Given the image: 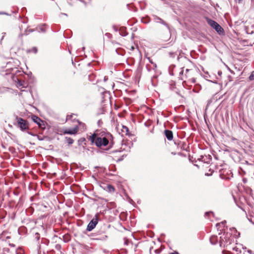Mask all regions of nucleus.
Masks as SVG:
<instances>
[{
    "label": "nucleus",
    "mask_w": 254,
    "mask_h": 254,
    "mask_svg": "<svg viewBox=\"0 0 254 254\" xmlns=\"http://www.w3.org/2000/svg\"><path fill=\"white\" fill-rule=\"evenodd\" d=\"M90 140L98 147H105L113 141V136L108 132L98 130L90 136Z\"/></svg>",
    "instance_id": "f257e3e1"
},
{
    "label": "nucleus",
    "mask_w": 254,
    "mask_h": 254,
    "mask_svg": "<svg viewBox=\"0 0 254 254\" xmlns=\"http://www.w3.org/2000/svg\"><path fill=\"white\" fill-rule=\"evenodd\" d=\"M234 241V237L230 233H224L220 237V246L226 249H230V245Z\"/></svg>",
    "instance_id": "f03ea898"
},
{
    "label": "nucleus",
    "mask_w": 254,
    "mask_h": 254,
    "mask_svg": "<svg viewBox=\"0 0 254 254\" xmlns=\"http://www.w3.org/2000/svg\"><path fill=\"white\" fill-rule=\"evenodd\" d=\"M195 71L193 69H186L185 71L184 69L180 72L182 74L181 79L185 82L188 81L191 83H195V79L194 78Z\"/></svg>",
    "instance_id": "7ed1b4c3"
},
{
    "label": "nucleus",
    "mask_w": 254,
    "mask_h": 254,
    "mask_svg": "<svg viewBox=\"0 0 254 254\" xmlns=\"http://www.w3.org/2000/svg\"><path fill=\"white\" fill-rule=\"evenodd\" d=\"M16 121L17 122L16 126L19 127L22 131H26L29 129L28 122L23 119L16 117Z\"/></svg>",
    "instance_id": "20e7f679"
},
{
    "label": "nucleus",
    "mask_w": 254,
    "mask_h": 254,
    "mask_svg": "<svg viewBox=\"0 0 254 254\" xmlns=\"http://www.w3.org/2000/svg\"><path fill=\"white\" fill-rule=\"evenodd\" d=\"M207 23L219 34H221L223 31V29L215 21L207 19Z\"/></svg>",
    "instance_id": "39448f33"
},
{
    "label": "nucleus",
    "mask_w": 254,
    "mask_h": 254,
    "mask_svg": "<svg viewBox=\"0 0 254 254\" xmlns=\"http://www.w3.org/2000/svg\"><path fill=\"white\" fill-rule=\"evenodd\" d=\"M100 187L104 190L109 192L113 193L115 191V188L110 184H107L103 182L100 184Z\"/></svg>",
    "instance_id": "423d86ee"
},
{
    "label": "nucleus",
    "mask_w": 254,
    "mask_h": 254,
    "mask_svg": "<svg viewBox=\"0 0 254 254\" xmlns=\"http://www.w3.org/2000/svg\"><path fill=\"white\" fill-rule=\"evenodd\" d=\"M98 222V218L96 217L92 219L87 225L86 230L88 231H92L96 226Z\"/></svg>",
    "instance_id": "0eeeda50"
},
{
    "label": "nucleus",
    "mask_w": 254,
    "mask_h": 254,
    "mask_svg": "<svg viewBox=\"0 0 254 254\" xmlns=\"http://www.w3.org/2000/svg\"><path fill=\"white\" fill-rule=\"evenodd\" d=\"M78 127L77 125L75 126L73 128H66L64 129V134L75 135L78 133Z\"/></svg>",
    "instance_id": "6e6552de"
},
{
    "label": "nucleus",
    "mask_w": 254,
    "mask_h": 254,
    "mask_svg": "<svg viewBox=\"0 0 254 254\" xmlns=\"http://www.w3.org/2000/svg\"><path fill=\"white\" fill-rule=\"evenodd\" d=\"M32 119L35 123H37L39 125L40 127L45 128V127L44 122L40 118L36 116H33Z\"/></svg>",
    "instance_id": "1a4fd4ad"
},
{
    "label": "nucleus",
    "mask_w": 254,
    "mask_h": 254,
    "mask_svg": "<svg viewBox=\"0 0 254 254\" xmlns=\"http://www.w3.org/2000/svg\"><path fill=\"white\" fill-rule=\"evenodd\" d=\"M77 115L74 114H71L70 115H67L66 116L65 122H71L72 123L76 122H77Z\"/></svg>",
    "instance_id": "9d476101"
},
{
    "label": "nucleus",
    "mask_w": 254,
    "mask_h": 254,
    "mask_svg": "<svg viewBox=\"0 0 254 254\" xmlns=\"http://www.w3.org/2000/svg\"><path fill=\"white\" fill-rule=\"evenodd\" d=\"M78 125L77 126L78 127V130H80L81 132H84L86 130V125L85 123L80 122L78 120H77Z\"/></svg>",
    "instance_id": "9b49d317"
},
{
    "label": "nucleus",
    "mask_w": 254,
    "mask_h": 254,
    "mask_svg": "<svg viewBox=\"0 0 254 254\" xmlns=\"http://www.w3.org/2000/svg\"><path fill=\"white\" fill-rule=\"evenodd\" d=\"M164 133L166 137L169 140H172L173 138V132L170 130H165Z\"/></svg>",
    "instance_id": "f8f14e48"
},
{
    "label": "nucleus",
    "mask_w": 254,
    "mask_h": 254,
    "mask_svg": "<svg viewBox=\"0 0 254 254\" xmlns=\"http://www.w3.org/2000/svg\"><path fill=\"white\" fill-rule=\"evenodd\" d=\"M154 20L156 22L160 23L166 26L167 27L169 28L168 24L165 21H164L163 19H162L161 18L156 16L155 17Z\"/></svg>",
    "instance_id": "ddd939ff"
},
{
    "label": "nucleus",
    "mask_w": 254,
    "mask_h": 254,
    "mask_svg": "<svg viewBox=\"0 0 254 254\" xmlns=\"http://www.w3.org/2000/svg\"><path fill=\"white\" fill-rule=\"evenodd\" d=\"M122 135H127L128 134V132H129V130H128V128L126 127V126H122Z\"/></svg>",
    "instance_id": "4468645a"
},
{
    "label": "nucleus",
    "mask_w": 254,
    "mask_h": 254,
    "mask_svg": "<svg viewBox=\"0 0 254 254\" xmlns=\"http://www.w3.org/2000/svg\"><path fill=\"white\" fill-rule=\"evenodd\" d=\"M36 30L39 32H45L46 31V25H40L38 27L36 28Z\"/></svg>",
    "instance_id": "2eb2a0df"
},
{
    "label": "nucleus",
    "mask_w": 254,
    "mask_h": 254,
    "mask_svg": "<svg viewBox=\"0 0 254 254\" xmlns=\"http://www.w3.org/2000/svg\"><path fill=\"white\" fill-rule=\"evenodd\" d=\"M64 139H65L66 142L68 143V145L72 144L74 142V140L72 138L69 137L65 136L64 137Z\"/></svg>",
    "instance_id": "dca6fc26"
},
{
    "label": "nucleus",
    "mask_w": 254,
    "mask_h": 254,
    "mask_svg": "<svg viewBox=\"0 0 254 254\" xmlns=\"http://www.w3.org/2000/svg\"><path fill=\"white\" fill-rule=\"evenodd\" d=\"M217 240V239L216 236H213L210 238V241L211 243L213 245H214L216 244Z\"/></svg>",
    "instance_id": "f3484780"
},
{
    "label": "nucleus",
    "mask_w": 254,
    "mask_h": 254,
    "mask_svg": "<svg viewBox=\"0 0 254 254\" xmlns=\"http://www.w3.org/2000/svg\"><path fill=\"white\" fill-rule=\"evenodd\" d=\"M38 51L37 48L36 47H33L30 49H29L27 50L28 53H37Z\"/></svg>",
    "instance_id": "a211bd4d"
},
{
    "label": "nucleus",
    "mask_w": 254,
    "mask_h": 254,
    "mask_svg": "<svg viewBox=\"0 0 254 254\" xmlns=\"http://www.w3.org/2000/svg\"><path fill=\"white\" fill-rule=\"evenodd\" d=\"M35 30L34 29H31V28H27L25 32V33L24 34L25 35H27L30 32H32L33 31H34Z\"/></svg>",
    "instance_id": "6ab92c4d"
},
{
    "label": "nucleus",
    "mask_w": 254,
    "mask_h": 254,
    "mask_svg": "<svg viewBox=\"0 0 254 254\" xmlns=\"http://www.w3.org/2000/svg\"><path fill=\"white\" fill-rule=\"evenodd\" d=\"M249 79L251 81L254 80V70L251 73V75H250Z\"/></svg>",
    "instance_id": "aec40b11"
},
{
    "label": "nucleus",
    "mask_w": 254,
    "mask_h": 254,
    "mask_svg": "<svg viewBox=\"0 0 254 254\" xmlns=\"http://www.w3.org/2000/svg\"><path fill=\"white\" fill-rule=\"evenodd\" d=\"M64 242H67L69 240L68 235H64Z\"/></svg>",
    "instance_id": "412c9836"
},
{
    "label": "nucleus",
    "mask_w": 254,
    "mask_h": 254,
    "mask_svg": "<svg viewBox=\"0 0 254 254\" xmlns=\"http://www.w3.org/2000/svg\"><path fill=\"white\" fill-rule=\"evenodd\" d=\"M62 196V195H58L57 197H58V199H59V200L60 201V198Z\"/></svg>",
    "instance_id": "4be33fe9"
},
{
    "label": "nucleus",
    "mask_w": 254,
    "mask_h": 254,
    "mask_svg": "<svg viewBox=\"0 0 254 254\" xmlns=\"http://www.w3.org/2000/svg\"><path fill=\"white\" fill-rule=\"evenodd\" d=\"M151 63L153 64V67H154V68L157 67L156 64H153L152 62H151Z\"/></svg>",
    "instance_id": "5701e85b"
},
{
    "label": "nucleus",
    "mask_w": 254,
    "mask_h": 254,
    "mask_svg": "<svg viewBox=\"0 0 254 254\" xmlns=\"http://www.w3.org/2000/svg\"><path fill=\"white\" fill-rule=\"evenodd\" d=\"M218 74H219V75H221V74H222V72L219 71H218Z\"/></svg>",
    "instance_id": "b1692460"
},
{
    "label": "nucleus",
    "mask_w": 254,
    "mask_h": 254,
    "mask_svg": "<svg viewBox=\"0 0 254 254\" xmlns=\"http://www.w3.org/2000/svg\"><path fill=\"white\" fill-rule=\"evenodd\" d=\"M233 249L235 250L236 251H238V248H233Z\"/></svg>",
    "instance_id": "393cba45"
},
{
    "label": "nucleus",
    "mask_w": 254,
    "mask_h": 254,
    "mask_svg": "<svg viewBox=\"0 0 254 254\" xmlns=\"http://www.w3.org/2000/svg\"><path fill=\"white\" fill-rule=\"evenodd\" d=\"M225 222H226L225 221H224V222H222L221 223V224H222V225H224V224L225 223Z\"/></svg>",
    "instance_id": "a878e982"
},
{
    "label": "nucleus",
    "mask_w": 254,
    "mask_h": 254,
    "mask_svg": "<svg viewBox=\"0 0 254 254\" xmlns=\"http://www.w3.org/2000/svg\"><path fill=\"white\" fill-rule=\"evenodd\" d=\"M209 214V212H206L205 215V216H206V215H207V214Z\"/></svg>",
    "instance_id": "bb28decb"
},
{
    "label": "nucleus",
    "mask_w": 254,
    "mask_h": 254,
    "mask_svg": "<svg viewBox=\"0 0 254 254\" xmlns=\"http://www.w3.org/2000/svg\"><path fill=\"white\" fill-rule=\"evenodd\" d=\"M218 225H220V224H216V226H218Z\"/></svg>",
    "instance_id": "cd10ccee"
},
{
    "label": "nucleus",
    "mask_w": 254,
    "mask_h": 254,
    "mask_svg": "<svg viewBox=\"0 0 254 254\" xmlns=\"http://www.w3.org/2000/svg\"><path fill=\"white\" fill-rule=\"evenodd\" d=\"M131 49L132 50H133L134 49V48L133 47H131Z\"/></svg>",
    "instance_id": "c85d7f7f"
},
{
    "label": "nucleus",
    "mask_w": 254,
    "mask_h": 254,
    "mask_svg": "<svg viewBox=\"0 0 254 254\" xmlns=\"http://www.w3.org/2000/svg\"><path fill=\"white\" fill-rule=\"evenodd\" d=\"M0 14H4V13L0 12Z\"/></svg>",
    "instance_id": "c756f323"
},
{
    "label": "nucleus",
    "mask_w": 254,
    "mask_h": 254,
    "mask_svg": "<svg viewBox=\"0 0 254 254\" xmlns=\"http://www.w3.org/2000/svg\"><path fill=\"white\" fill-rule=\"evenodd\" d=\"M171 254H174V253H171Z\"/></svg>",
    "instance_id": "7c9ffc66"
}]
</instances>
